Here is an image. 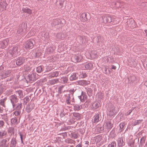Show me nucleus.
I'll list each match as a JSON object with an SVG mask.
<instances>
[{"mask_svg": "<svg viewBox=\"0 0 147 147\" xmlns=\"http://www.w3.org/2000/svg\"><path fill=\"white\" fill-rule=\"evenodd\" d=\"M38 75H36V73H32L28 76L26 81L27 82L29 81L30 82H32L38 79Z\"/></svg>", "mask_w": 147, "mask_h": 147, "instance_id": "obj_1", "label": "nucleus"}, {"mask_svg": "<svg viewBox=\"0 0 147 147\" xmlns=\"http://www.w3.org/2000/svg\"><path fill=\"white\" fill-rule=\"evenodd\" d=\"M26 28L24 25H22L18 29L17 34L18 36L23 35L26 33Z\"/></svg>", "mask_w": 147, "mask_h": 147, "instance_id": "obj_2", "label": "nucleus"}, {"mask_svg": "<svg viewBox=\"0 0 147 147\" xmlns=\"http://www.w3.org/2000/svg\"><path fill=\"white\" fill-rule=\"evenodd\" d=\"M35 44L34 41L33 40H29L27 41L24 44L25 47L26 49H32Z\"/></svg>", "mask_w": 147, "mask_h": 147, "instance_id": "obj_3", "label": "nucleus"}, {"mask_svg": "<svg viewBox=\"0 0 147 147\" xmlns=\"http://www.w3.org/2000/svg\"><path fill=\"white\" fill-rule=\"evenodd\" d=\"M25 59L24 57H19L16 59V62L17 65L20 66L23 64L25 62Z\"/></svg>", "mask_w": 147, "mask_h": 147, "instance_id": "obj_4", "label": "nucleus"}, {"mask_svg": "<svg viewBox=\"0 0 147 147\" xmlns=\"http://www.w3.org/2000/svg\"><path fill=\"white\" fill-rule=\"evenodd\" d=\"M34 104L32 102L29 103L26 106L25 110L27 113H30L34 108Z\"/></svg>", "mask_w": 147, "mask_h": 147, "instance_id": "obj_5", "label": "nucleus"}, {"mask_svg": "<svg viewBox=\"0 0 147 147\" xmlns=\"http://www.w3.org/2000/svg\"><path fill=\"white\" fill-rule=\"evenodd\" d=\"M113 122L111 119H107L105 122V127L108 129H111L113 126Z\"/></svg>", "mask_w": 147, "mask_h": 147, "instance_id": "obj_6", "label": "nucleus"}, {"mask_svg": "<svg viewBox=\"0 0 147 147\" xmlns=\"http://www.w3.org/2000/svg\"><path fill=\"white\" fill-rule=\"evenodd\" d=\"M9 100L12 104L13 106L14 105V104L17 102L18 101V99L15 95H12L9 97Z\"/></svg>", "mask_w": 147, "mask_h": 147, "instance_id": "obj_7", "label": "nucleus"}, {"mask_svg": "<svg viewBox=\"0 0 147 147\" xmlns=\"http://www.w3.org/2000/svg\"><path fill=\"white\" fill-rule=\"evenodd\" d=\"M59 73V71H57L51 72L49 74L48 78L49 79H51L53 78L57 77L58 76Z\"/></svg>", "mask_w": 147, "mask_h": 147, "instance_id": "obj_8", "label": "nucleus"}, {"mask_svg": "<svg viewBox=\"0 0 147 147\" xmlns=\"http://www.w3.org/2000/svg\"><path fill=\"white\" fill-rule=\"evenodd\" d=\"M109 114L110 116H112L116 113L117 111L115 110L114 107L111 106L109 108Z\"/></svg>", "mask_w": 147, "mask_h": 147, "instance_id": "obj_9", "label": "nucleus"}, {"mask_svg": "<svg viewBox=\"0 0 147 147\" xmlns=\"http://www.w3.org/2000/svg\"><path fill=\"white\" fill-rule=\"evenodd\" d=\"M76 84L77 85L81 86H86L89 84V82L86 80H82L76 81Z\"/></svg>", "mask_w": 147, "mask_h": 147, "instance_id": "obj_10", "label": "nucleus"}, {"mask_svg": "<svg viewBox=\"0 0 147 147\" xmlns=\"http://www.w3.org/2000/svg\"><path fill=\"white\" fill-rule=\"evenodd\" d=\"M87 96L86 93L83 91H82L81 95L78 96V98L82 102L84 101L85 100Z\"/></svg>", "mask_w": 147, "mask_h": 147, "instance_id": "obj_11", "label": "nucleus"}, {"mask_svg": "<svg viewBox=\"0 0 147 147\" xmlns=\"http://www.w3.org/2000/svg\"><path fill=\"white\" fill-rule=\"evenodd\" d=\"M7 5L6 2L4 1H1L0 2V10L3 11L6 9Z\"/></svg>", "mask_w": 147, "mask_h": 147, "instance_id": "obj_12", "label": "nucleus"}, {"mask_svg": "<svg viewBox=\"0 0 147 147\" xmlns=\"http://www.w3.org/2000/svg\"><path fill=\"white\" fill-rule=\"evenodd\" d=\"M117 142V146L118 147H122L125 145V142H123V137L119 138Z\"/></svg>", "mask_w": 147, "mask_h": 147, "instance_id": "obj_13", "label": "nucleus"}, {"mask_svg": "<svg viewBox=\"0 0 147 147\" xmlns=\"http://www.w3.org/2000/svg\"><path fill=\"white\" fill-rule=\"evenodd\" d=\"M19 118V119H20ZM18 117H15L11 119V125H17L20 122V120L18 121Z\"/></svg>", "mask_w": 147, "mask_h": 147, "instance_id": "obj_14", "label": "nucleus"}, {"mask_svg": "<svg viewBox=\"0 0 147 147\" xmlns=\"http://www.w3.org/2000/svg\"><path fill=\"white\" fill-rule=\"evenodd\" d=\"M82 57L80 55H75L72 57V59L74 62H79L81 61Z\"/></svg>", "mask_w": 147, "mask_h": 147, "instance_id": "obj_15", "label": "nucleus"}, {"mask_svg": "<svg viewBox=\"0 0 147 147\" xmlns=\"http://www.w3.org/2000/svg\"><path fill=\"white\" fill-rule=\"evenodd\" d=\"M114 18L113 16H105L103 19L104 21L105 20L107 22H111L113 21H114Z\"/></svg>", "mask_w": 147, "mask_h": 147, "instance_id": "obj_16", "label": "nucleus"}, {"mask_svg": "<svg viewBox=\"0 0 147 147\" xmlns=\"http://www.w3.org/2000/svg\"><path fill=\"white\" fill-rule=\"evenodd\" d=\"M71 105H73V109L75 111H78L81 110L82 107L81 105L78 104H71Z\"/></svg>", "mask_w": 147, "mask_h": 147, "instance_id": "obj_17", "label": "nucleus"}, {"mask_svg": "<svg viewBox=\"0 0 147 147\" xmlns=\"http://www.w3.org/2000/svg\"><path fill=\"white\" fill-rule=\"evenodd\" d=\"M9 41V40L7 39L4 40L2 42H0V48L3 49L5 48L6 46L8 44V42Z\"/></svg>", "mask_w": 147, "mask_h": 147, "instance_id": "obj_18", "label": "nucleus"}, {"mask_svg": "<svg viewBox=\"0 0 147 147\" xmlns=\"http://www.w3.org/2000/svg\"><path fill=\"white\" fill-rule=\"evenodd\" d=\"M59 82L58 79H55L49 80L48 83L50 85H53Z\"/></svg>", "mask_w": 147, "mask_h": 147, "instance_id": "obj_19", "label": "nucleus"}, {"mask_svg": "<svg viewBox=\"0 0 147 147\" xmlns=\"http://www.w3.org/2000/svg\"><path fill=\"white\" fill-rule=\"evenodd\" d=\"M22 103L20 102L16 104H14V106H13L14 110H21L22 107Z\"/></svg>", "mask_w": 147, "mask_h": 147, "instance_id": "obj_20", "label": "nucleus"}, {"mask_svg": "<svg viewBox=\"0 0 147 147\" xmlns=\"http://www.w3.org/2000/svg\"><path fill=\"white\" fill-rule=\"evenodd\" d=\"M71 97H73V94H69L66 98V102L67 104L71 105Z\"/></svg>", "mask_w": 147, "mask_h": 147, "instance_id": "obj_21", "label": "nucleus"}, {"mask_svg": "<svg viewBox=\"0 0 147 147\" xmlns=\"http://www.w3.org/2000/svg\"><path fill=\"white\" fill-rule=\"evenodd\" d=\"M11 73V70H7L4 72L2 74V77L3 78H5L10 76Z\"/></svg>", "mask_w": 147, "mask_h": 147, "instance_id": "obj_22", "label": "nucleus"}, {"mask_svg": "<svg viewBox=\"0 0 147 147\" xmlns=\"http://www.w3.org/2000/svg\"><path fill=\"white\" fill-rule=\"evenodd\" d=\"M146 138L144 137H142L140 140V141L139 145V147H144V144L145 142Z\"/></svg>", "mask_w": 147, "mask_h": 147, "instance_id": "obj_23", "label": "nucleus"}, {"mask_svg": "<svg viewBox=\"0 0 147 147\" xmlns=\"http://www.w3.org/2000/svg\"><path fill=\"white\" fill-rule=\"evenodd\" d=\"M16 97L21 98H22L23 96L22 91L21 90H18L16 92L15 95Z\"/></svg>", "mask_w": 147, "mask_h": 147, "instance_id": "obj_24", "label": "nucleus"}, {"mask_svg": "<svg viewBox=\"0 0 147 147\" xmlns=\"http://www.w3.org/2000/svg\"><path fill=\"white\" fill-rule=\"evenodd\" d=\"M78 77V76L76 73H73L69 78V80L71 81L76 80Z\"/></svg>", "mask_w": 147, "mask_h": 147, "instance_id": "obj_25", "label": "nucleus"}, {"mask_svg": "<svg viewBox=\"0 0 147 147\" xmlns=\"http://www.w3.org/2000/svg\"><path fill=\"white\" fill-rule=\"evenodd\" d=\"M104 125H98L97 126V131L99 133H101L103 132L104 130Z\"/></svg>", "mask_w": 147, "mask_h": 147, "instance_id": "obj_26", "label": "nucleus"}, {"mask_svg": "<svg viewBox=\"0 0 147 147\" xmlns=\"http://www.w3.org/2000/svg\"><path fill=\"white\" fill-rule=\"evenodd\" d=\"M7 133L6 130L1 129L0 130V138H3L7 134Z\"/></svg>", "mask_w": 147, "mask_h": 147, "instance_id": "obj_27", "label": "nucleus"}, {"mask_svg": "<svg viewBox=\"0 0 147 147\" xmlns=\"http://www.w3.org/2000/svg\"><path fill=\"white\" fill-rule=\"evenodd\" d=\"M22 11H23V13H27L29 14H30L32 13L31 10L27 7L25 8L23 7L22 8Z\"/></svg>", "mask_w": 147, "mask_h": 147, "instance_id": "obj_28", "label": "nucleus"}, {"mask_svg": "<svg viewBox=\"0 0 147 147\" xmlns=\"http://www.w3.org/2000/svg\"><path fill=\"white\" fill-rule=\"evenodd\" d=\"M16 138L13 137L12 138L11 140L10 146H11V147H15L16 146Z\"/></svg>", "mask_w": 147, "mask_h": 147, "instance_id": "obj_29", "label": "nucleus"}, {"mask_svg": "<svg viewBox=\"0 0 147 147\" xmlns=\"http://www.w3.org/2000/svg\"><path fill=\"white\" fill-rule=\"evenodd\" d=\"M73 115L74 117L76 118V120H79L81 118L80 114L77 113H73Z\"/></svg>", "mask_w": 147, "mask_h": 147, "instance_id": "obj_30", "label": "nucleus"}, {"mask_svg": "<svg viewBox=\"0 0 147 147\" xmlns=\"http://www.w3.org/2000/svg\"><path fill=\"white\" fill-rule=\"evenodd\" d=\"M87 14L84 13L82 14L80 17V19L81 20L86 21L87 20L86 17Z\"/></svg>", "mask_w": 147, "mask_h": 147, "instance_id": "obj_31", "label": "nucleus"}, {"mask_svg": "<svg viewBox=\"0 0 147 147\" xmlns=\"http://www.w3.org/2000/svg\"><path fill=\"white\" fill-rule=\"evenodd\" d=\"M94 122L96 123L98 122L99 120L100 116L98 114H96L94 116Z\"/></svg>", "mask_w": 147, "mask_h": 147, "instance_id": "obj_32", "label": "nucleus"}, {"mask_svg": "<svg viewBox=\"0 0 147 147\" xmlns=\"http://www.w3.org/2000/svg\"><path fill=\"white\" fill-rule=\"evenodd\" d=\"M65 142L66 143L72 144H74L75 141L70 138H67L65 140Z\"/></svg>", "mask_w": 147, "mask_h": 147, "instance_id": "obj_33", "label": "nucleus"}, {"mask_svg": "<svg viewBox=\"0 0 147 147\" xmlns=\"http://www.w3.org/2000/svg\"><path fill=\"white\" fill-rule=\"evenodd\" d=\"M92 64L91 63H87L85 65V67L87 69H90L92 68Z\"/></svg>", "mask_w": 147, "mask_h": 147, "instance_id": "obj_34", "label": "nucleus"}, {"mask_svg": "<svg viewBox=\"0 0 147 147\" xmlns=\"http://www.w3.org/2000/svg\"><path fill=\"white\" fill-rule=\"evenodd\" d=\"M61 82L62 84H65L68 83V79L66 77H63L61 78Z\"/></svg>", "mask_w": 147, "mask_h": 147, "instance_id": "obj_35", "label": "nucleus"}, {"mask_svg": "<svg viewBox=\"0 0 147 147\" xmlns=\"http://www.w3.org/2000/svg\"><path fill=\"white\" fill-rule=\"evenodd\" d=\"M126 124V123L125 122H123L120 123L119 125L120 127V131L122 132L124 130V127L125 126Z\"/></svg>", "mask_w": 147, "mask_h": 147, "instance_id": "obj_36", "label": "nucleus"}, {"mask_svg": "<svg viewBox=\"0 0 147 147\" xmlns=\"http://www.w3.org/2000/svg\"><path fill=\"white\" fill-rule=\"evenodd\" d=\"M43 69V67L42 66H40L36 68V71L38 73L41 72Z\"/></svg>", "mask_w": 147, "mask_h": 147, "instance_id": "obj_37", "label": "nucleus"}, {"mask_svg": "<svg viewBox=\"0 0 147 147\" xmlns=\"http://www.w3.org/2000/svg\"><path fill=\"white\" fill-rule=\"evenodd\" d=\"M15 111L13 112V114L16 116H18V118L20 116L21 112V110H15Z\"/></svg>", "mask_w": 147, "mask_h": 147, "instance_id": "obj_38", "label": "nucleus"}, {"mask_svg": "<svg viewBox=\"0 0 147 147\" xmlns=\"http://www.w3.org/2000/svg\"><path fill=\"white\" fill-rule=\"evenodd\" d=\"M7 140L6 139H3L1 142L0 147L3 146H5L6 145Z\"/></svg>", "mask_w": 147, "mask_h": 147, "instance_id": "obj_39", "label": "nucleus"}, {"mask_svg": "<svg viewBox=\"0 0 147 147\" xmlns=\"http://www.w3.org/2000/svg\"><path fill=\"white\" fill-rule=\"evenodd\" d=\"M116 143L115 141L112 142L111 144H109L107 147H116Z\"/></svg>", "mask_w": 147, "mask_h": 147, "instance_id": "obj_40", "label": "nucleus"}, {"mask_svg": "<svg viewBox=\"0 0 147 147\" xmlns=\"http://www.w3.org/2000/svg\"><path fill=\"white\" fill-rule=\"evenodd\" d=\"M23 100V105H26L27 102L29 101V98L28 96L25 97Z\"/></svg>", "mask_w": 147, "mask_h": 147, "instance_id": "obj_41", "label": "nucleus"}, {"mask_svg": "<svg viewBox=\"0 0 147 147\" xmlns=\"http://www.w3.org/2000/svg\"><path fill=\"white\" fill-rule=\"evenodd\" d=\"M71 137L74 139H76L78 137L77 134L75 133H71Z\"/></svg>", "mask_w": 147, "mask_h": 147, "instance_id": "obj_42", "label": "nucleus"}, {"mask_svg": "<svg viewBox=\"0 0 147 147\" xmlns=\"http://www.w3.org/2000/svg\"><path fill=\"white\" fill-rule=\"evenodd\" d=\"M64 86V85H62L59 86L58 89V92L59 94H61L62 93L63 88Z\"/></svg>", "mask_w": 147, "mask_h": 147, "instance_id": "obj_43", "label": "nucleus"}, {"mask_svg": "<svg viewBox=\"0 0 147 147\" xmlns=\"http://www.w3.org/2000/svg\"><path fill=\"white\" fill-rule=\"evenodd\" d=\"M102 137L100 136H98L96 137L95 138V141L97 142H100L102 140Z\"/></svg>", "mask_w": 147, "mask_h": 147, "instance_id": "obj_44", "label": "nucleus"}, {"mask_svg": "<svg viewBox=\"0 0 147 147\" xmlns=\"http://www.w3.org/2000/svg\"><path fill=\"white\" fill-rule=\"evenodd\" d=\"M47 51L48 53H51L53 52L54 49L53 47H48L47 49Z\"/></svg>", "mask_w": 147, "mask_h": 147, "instance_id": "obj_45", "label": "nucleus"}, {"mask_svg": "<svg viewBox=\"0 0 147 147\" xmlns=\"http://www.w3.org/2000/svg\"><path fill=\"white\" fill-rule=\"evenodd\" d=\"M34 53L36 55L35 57H40L41 55V52H40L39 50L38 49L37 50V51L36 52H34Z\"/></svg>", "mask_w": 147, "mask_h": 147, "instance_id": "obj_46", "label": "nucleus"}, {"mask_svg": "<svg viewBox=\"0 0 147 147\" xmlns=\"http://www.w3.org/2000/svg\"><path fill=\"white\" fill-rule=\"evenodd\" d=\"M56 37L58 38H64L61 33H58L56 35Z\"/></svg>", "mask_w": 147, "mask_h": 147, "instance_id": "obj_47", "label": "nucleus"}, {"mask_svg": "<svg viewBox=\"0 0 147 147\" xmlns=\"http://www.w3.org/2000/svg\"><path fill=\"white\" fill-rule=\"evenodd\" d=\"M140 122L141 121L140 120H136L132 123V125L134 126L138 125L140 124Z\"/></svg>", "mask_w": 147, "mask_h": 147, "instance_id": "obj_48", "label": "nucleus"}, {"mask_svg": "<svg viewBox=\"0 0 147 147\" xmlns=\"http://www.w3.org/2000/svg\"><path fill=\"white\" fill-rule=\"evenodd\" d=\"M5 99V98H4L0 100V104L3 107H4L5 106L4 102Z\"/></svg>", "mask_w": 147, "mask_h": 147, "instance_id": "obj_49", "label": "nucleus"}, {"mask_svg": "<svg viewBox=\"0 0 147 147\" xmlns=\"http://www.w3.org/2000/svg\"><path fill=\"white\" fill-rule=\"evenodd\" d=\"M99 106V104L98 103H94L93 104V107L95 109H97Z\"/></svg>", "mask_w": 147, "mask_h": 147, "instance_id": "obj_50", "label": "nucleus"}, {"mask_svg": "<svg viewBox=\"0 0 147 147\" xmlns=\"http://www.w3.org/2000/svg\"><path fill=\"white\" fill-rule=\"evenodd\" d=\"M134 142L132 141L128 143L129 147H134Z\"/></svg>", "mask_w": 147, "mask_h": 147, "instance_id": "obj_51", "label": "nucleus"}, {"mask_svg": "<svg viewBox=\"0 0 147 147\" xmlns=\"http://www.w3.org/2000/svg\"><path fill=\"white\" fill-rule=\"evenodd\" d=\"M9 54L11 55L12 57L14 56L13 55L15 53L12 49H10L9 51Z\"/></svg>", "mask_w": 147, "mask_h": 147, "instance_id": "obj_52", "label": "nucleus"}, {"mask_svg": "<svg viewBox=\"0 0 147 147\" xmlns=\"http://www.w3.org/2000/svg\"><path fill=\"white\" fill-rule=\"evenodd\" d=\"M19 47V46L18 45L15 46L13 47L12 49L13 50L15 53H16L18 51V50Z\"/></svg>", "mask_w": 147, "mask_h": 147, "instance_id": "obj_53", "label": "nucleus"}, {"mask_svg": "<svg viewBox=\"0 0 147 147\" xmlns=\"http://www.w3.org/2000/svg\"><path fill=\"white\" fill-rule=\"evenodd\" d=\"M18 134L20 136V138L21 140V142L22 143L24 144L23 142V135H22L21 133L20 132H19L18 133Z\"/></svg>", "mask_w": 147, "mask_h": 147, "instance_id": "obj_54", "label": "nucleus"}, {"mask_svg": "<svg viewBox=\"0 0 147 147\" xmlns=\"http://www.w3.org/2000/svg\"><path fill=\"white\" fill-rule=\"evenodd\" d=\"M4 122L2 120L0 121V128H1L3 127L4 125Z\"/></svg>", "mask_w": 147, "mask_h": 147, "instance_id": "obj_55", "label": "nucleus"}, {"mask_svg": "<svg viewBox=\"0 0 147 147\" xmlns=\"http://www.w3.org/2000/svg\"><path fill=\"white\" fill-rule=\"evenodd\" d=\"M47 81V79L45 78H44L42 79H41L40 80V82H41L42 83H44Z\"/></svg>", "mask_w": 147, "mask_h": 147, "instance_id": "obj_56", "label": "nucleus"}, {"mask_svg": "<svg viewBox=\"0 0 147 147\" xmlns=\"http://www.w3.org/2000/svg\"><path fill=\"white\" fill-rule=\"evenodd\" d=\"M101 37L100 36H98L96 38L97 43H98L100 42V39Z\"/></svg>", "mask_w": 147, "mask_h": 147, "instance_id": "obj_57", "label": "nucleus"}, {"mask_svg": "<svg viewBox=\"0 0 147 147\" xmlns=\"http://www.w3.org/2000/svg\"><path fill=\"white\" fill-rule=\"evenodd\" d=\"M82 78H84L87 76V75L86 73L83 72L82 73Z\"/></svg>", "mask_w": 147, "mask_h": 147, "instance_id": "obj_58", "label": "nucleus"}, {"mask_svg": "<svg viewBox=\"0 0 147 147\" xmlns=\"http://www.w3.org/2000/svg\"><path fill=\"white\" fill-rule=\"evenodd\" d=\"M76 90V89H74V88H71L70 89L69 91L70 92H72V94H73V93Z\"/></svg>", "mask_w": 147, "mask_h": 147, "instance_id": "obj_59", "label": "nucleus"}, {"mask_svg": "<svg viewBox=\"0 0 147 147\" xmlns=\"http://www.w3.org/2000/svg\"><path fill=\"white\" fill-rule=\"evenodd\" d=\"M53 24L55 25H57L59 24V22L57 21H55L53 22Z\"/></svg>", "mask_w": 147, "mask_h": 147, "instance_id": "obj_60", "label": "nucleus"}, {"mask_svg": "<svg viewBox=\"0 0 147 147\" xmlns=\"http://www.w3.org/2000/svg\"><path fill=\"white\" fill-rule=\"evenodd\" d=\"M71 101L72 102H75V100L74 98L73 94V97H71Z\"/></svg>", "mask_w": 147, "mask_h": 147, "instance_id": "obj_61", "label": "nucleus"}, {"mask_svg": "<svg viewBox=\"0 0 147 147\" xmlns=\"http://www.w3.org/2000/svg\"><path fill=\"white\" fill-rule=\"evenodd\" d=\"M75 147H82V145L81 144H77Z\"/></svg>", "mask_w": 147, "mask_h": 147, "instance_id": "obj_62", "label": "nucleus"}, {"mask_svg": "<svg viewBox=\"0 0 147 147\" xmlns=\"http://www.w3.org/2000/svg\"><path fill=\"white\" fill-rule=\"evenodd\" d=\"M13 129H11L9 130V132L10 133H13Z\"/></svg>", "mask_w": 147, "mask_h": 147, "instance_id": "obj_63", "label": "nucleus"}, {"mask_svg": "<svg viewBox=\"0 0 147 147\" xmlns=\"http://www.w3.org/2000/svg\"><path fill=\"white\" fill-rule=\"evenodd\" d=\"M131 112H132V110H129V111H128V112H127V115H130V113H131Z\"/></svg>", "mask_w": 147, "mask_h": 147, "instance_id": "obj_64", "label": "nucleus"}]
</instances>
